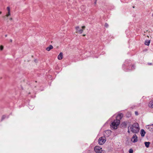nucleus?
Instances as JSON below:
<instances>
[{"label":"nucleus","instance_id":"f257e3e1","mask_svg":"<svg viewBox=\"0 0 153 153\" xmlns=\"http://www.w3.org/2000/svg\"><path fill=\"white\" fill-rule=\"evenodd\" d=\"M123 114L122 113H120L118 114L117 117V119L114 120L111 123V125L112 128L114 129H116L117 128V126L120 124V119H121L123 117Z\"/></svg>","mask_w":153,"mask_h":153},{"label":"nucleus","instance_id":"f03ea898","mask_svg":"<svg viewBox=\"0 0 153 153\" xmlns=\"http://www.w3.org/2000/svg\"><path fill=\"white\" fill-rule=\"evenodd\" d=\"M129 127L130 131L134 133H137L139 130V126L137 123H135L132 125H130Z\"/></svg>","mask_w":153,"mask_h":153},{"label":"nucleus","instance_id":"7ed1b4c3","mask_svg":"<svg viewBox=\"0 0 153 153\" xmlns=\"http://www.w3.org/2000/svg\"><path fill=\"white\" fill-rule=\"evenodd\" d=\"M85 26H83L82 27V29H80L79 26L76 27V32L80 34H81L83 32V30L85 28Z\"/></svg>","mask_w":153,"mask_h":153},{"label":"nucleus","instance_id":"20e7f679","mask_svg":"<svg viewBox=\"0 0 153 153\" xmlns=\"http://www.w3.org/2000/svg\"><path fill=\"white\" fill-rule=\"evenodd\" d=\"M106 141V138L105 137H101L99 138L98 143L99 144L102 145L105 143Z\"/></svg>","mask_w":153,"mask_h":153},{"label":"nucleus","instance_id":"39448f33","mask_svg":"<svg viewBox=\"0 0 153 153\" xmlns=\"http://www.w3.org/2000/svg\"><path fill=\"white\" fill-rule=\"evenodd\" d=\"M94 150L96 153H101L102 151V148L97 146L94 147Z\"/></svg>","mask_w":153,"mask_h":153},{"label":"nucleus","instance_id":"423d86ee","mask_svg":"<svg viewBox=\"0 0 153 153\" xmlns=\"http://www.w3.org/2000/svg\"><path fill=\"white\" fill-rule=\"evenodd\" d=\"M137 137L136 134H134L132 137L131 141L134 143H135L137 141Z\"/></svg>","mask_w":153,"mask_h":153},{"label":"nucleus","instance_id":"0eeeda50","mask_svg":"<svg viewBox=\"0 0 153 153\" xmlns=\"http://www.w3.org/2000/svg\"><path fill=\"white\" fill-rule=\"evenodd\" d=\"M63 54L61 52L58 56V59L59 60H61L63 58Z\"/></svg>","mask_w":153,"mask_h":153},{"label":"nucleus","instance_id":"6e6552de","mask_svg":"<svg viewBox=\"0 0 153 153\" xmlns=\"http://www.w3.org/2000/svg\"><path fill=\"white\" fill-rule=\"evenodd\" d=\"M149 106L151 108H153V100L149 101Z\"/></svg>","mask_w":153,"mask_h":153},{"label":"nucleus","instance_id":"1a4fd4ad","mask_svg":"<svg viewBox=\"0 0 153 153\" xmlns=\"http://www.w3.org/2000/svg\"><path fill=\"white\" fill-rule=\"evenodd\" d=\"M146 133V132L143 129H141V130L140 134L142 137H144Z\"/></svg>","mask_w":153,"mask_h":153},{"label":"nucleus","instance_id":"9d476101","mask_svg":"<svg viewBox=\"0 0 153 153\" xmlns=\"http://www.w3.org/2000/svg\"><path fill=\"white\" fill-rule=\"evenodd\" d=\"M53 48V46L52 45H50L48 47H47L46 48V50L48 51H49Z\"/></svg>","mask_w":153,"mask_h":153},{"label":"nucleus","instance_id":"9b49d317","mask_svg":"<svg viewBox=\"0 0 153 153\" xmlns=\"http://www.w3.org/2000/svg\"><path fill=\"white\" fill-rule=\"evenodd\" d=\"M150 144V143L149 142H145V146L147 147L148 148L149 147V145Z\"/></svg>","mask_w":153,"mask_h":153},{"label":"nucleus","instance_id":"f8f14e48","mask_svg":"<svg viewBox=\"0 0 153 153\" xmlns=\"http://www.w3.org/2000/svg\"><path fill=\"white\" fill-rule=\"evenodd\" d=\"M150 43V40H146L145 42V44L146 45H148Z\"/></svg>","mask_w":153,"mask_h":153},{"label":"nucleus","instance_id":"ddd939ff","mask_svg":"<svg viewBox=\"0 0 153 153\" xmlns=\"http://www.w3.org/2000/svg\"><path fill=\"white\" fill-rule=\"evenodd\" d=\"M6 117H7V116L6 115H4L2 116V117H1V120L2 121L4 119L6 118Z\"/></svg>","mask_w":153,"mask_h":153},{"label":"nucleus","instance_id":"4468645a","mask_svg":"<svg viewBox=\"0 0 153 153\" xmlns=\"http://www.w3.org/2000/svg\"><path fill=\"white\" fill-rule=\"evenodd\" d=\"M129 153H133V149H130L129 150Z\"/></svg>","mask_w":153,"mask_h":153},{"label":"nucleus","instance_id":"2eb2a0df","mask_svg":"<svg viewBox=\"0 0 153 153\" xmlns=\"http://www.w3.org/2000/svg\"><path fill=\"white\" fill-rule=\"evenodd\" d=\"M4 47L2 45H1L0 46V50L2 51Z\"/></svg>","mask_w":153,"mask_h":153},{"label":"nucleus","instance_id":"dca6fc26","mask_svg":"<svg viewBox=\"0 0 153 153\" xmlns=\"http://www.w3.org/2000/svg\"><path fill=\"white\" fill-rule=\"evenodd\" d=\"M7 10L8 12H10V8L9 7H7Z\"/></svg>","mask_w":153,"mask_h":153},{"label":"nucleus","instance_id":"f3484780","mask_svg":"<svg viewBox=\"0 0 153 153\" xmlns=\"http://www.w3.org/2000/svg\"><path fill=\"white\" fill-rule=\"evenodd\" d=\"M10 12H8V13L7 14H6V16H7V17H8L9 16H10Z\"/></svg>","mask_w":153,"mask_h":153},{"label":"nucleus","instance_id":"a211bd4d","mask_svg":"<svg viewBox=\"0 0 153 153\" xmlns=\"http://www.w3.org/2000/svg\"><path fill=\"white\" fill-rule=\"evenodd\" d=\"M105 26L106 27H108V25L107 23H105Z\"/></svg>","mask_w":153,"mask_h":153},{"label":"nucleus","instance_id":"6ab92c4d","mask_svg":"<svg viewBox=\"0 0 153 153\" xmlns=\"http://www.w3.org/2000/svg\"><path fill=\"white\" fill-rule=\"evenodd\" d=\"M128 132L129 133H130V129L129 128V127L128 126Z\"/></svg>","mask_w":153,"mask_h":153},{"label":"nucleus","instance_id":"aec40b11","mask_svg":"<svg viewBox=\"0 0 153 153\" xmlns=\"http://www.w3.org/2000/svg\"><path fill=\"white\" fill-rule=\"evenodd\" d=\"M135 114L136 115H138V112L137 111H136L135 112Z\"/></svg>","mask_w":153,"mask_h":153},{"label":"nucleus","instance_id":"412c9836","mask_svg":"<svg viewBox=\"0 0 153 153\" xmlns=\"http://www.w3.org/2000/svg\"><path fill=\"white\" fill-rule=\"evenodd\" d=\"M148 64L149 65H152V63H148Z\"/></svg>","mask_w":153,"mask_h":153},{"label":"nucleus","instance_id":"4be33fe9","mask_svg":"<svg viewBox=\"0 0 153 153\" xmlns=\"http://www.w3.org/2000/svg\"><path fill=\"white\" fill-rule=\"evenodd\" d=\"M9 19L10 20H12V18H10Z\"/></svg>","mask_w":153,"mask_h":153},{"label":"nucleus","instance_id":"5701e85b","mask_svg":"<svg viewBox=\"0 0 153 153\" xmlns=\"http://www.w3.org/2000/svg\"><path fill=\"white\" fill-rule=\"evenodd\" d=\"M5 37H7V35H5Z\"/></svg>","mask_w":153,"mask_h":153},{"label":"nucleus","instance_id":"b1692460","mask_svg":"<svg viewBox=\"0 0 153 153\" xmlns=\"http://www.w3.org/2000/svg\"><path fill=\"white\" fill-rule=\"evenodd\" d=\"M10 42H12V39H10Z\"/></svg>","mask_w":153,"mask_h":153},{"label":"nucleus","instance_id":"393cba45","mask_svg":"<svg viewBox=\"0 0 153 153\" xmlns=\"http://www.w3.org/2000/svg\"><path fill=\"white\" fill-rule=\"evenodd\" d=\"M85 36V34H83V36Z\"/></svg>","mask_w":153,"mask_h":153},{"label":"nucleus","instance_id":"a878e982","mask_svg":"<svg viewBox=\"0 0 153 153\" xmlns=\"http://www.w3.org/2000/svg\"><path fill=\"white\" fill-rule=\"evenodd\" d=\"M1 12L0 11V14H1Z\"/></svg>","mask_w":153,"mask_h":153},{"label":"nucleus","instance_id":"bb28decb","mask_svg":"<svg viewBox=\"0 0 153 153\" xmlns=\"http://www.w3.org/2000/svg\"><path fill=\"white\" fill-rule=\"evenodd\" d=\"M108 131V132H111V131Z\"/></svg>","mask_w":153,"mask_h":153},{"label":"nucleus","instance_id":"cd10ccee","mask_svg":"<svg viewBox=\"0 0 153 153\" xmlns=\"http://www.w3.org/2000/svg\"><path fill=\"white\" fill-rule=\"evenodd\" d=\"M152 15H153V14H152Z\"/></svg>","mask_w":153,"mask_h":153}]
</instances>
